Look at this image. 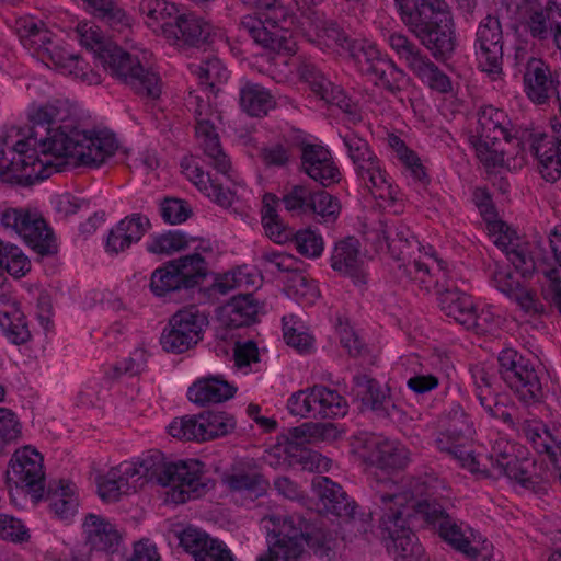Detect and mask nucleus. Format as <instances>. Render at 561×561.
<instances>
[{
    "label": "nucleus",
    "mask_w": 561,
    "mask_h": 561,
    "mask_svg": "<svg viewBox=\"0 0 561 561\" xmlns=\"http://www.w3.org/2000/svg\"><path fill=\"white\" fill-rule=\"evenodd\" d=\"M31 134L10 144L0 136V180L31 186L49 176L48 169L60 171L49 157L71 158L75 165L99 168L114 156L118 145L112 134L90 133L73 126L68 102L55 100L30 115Z\"/></svg>",
    "instance_id": "obj_1"
},
{
    "label": "nucleus",
    "mask_w": 561,
    "mask_h": 561,
    "mask_svg": "<svg viewBox=\"0 0 561 561\" xmlns=\"http://www.w3.org/2000/svg\"><path fill=\"white\" fill-rule=\"evenodd\" d=\"M76 32L80 44L93 51L111 77L129 85L137 94L157 99L160 96V78L154 71L145 68L137 56H133L117 44L106 41L99 26L81 22Z\"/></svg>",
    "instance_id": "obj_2"
},
{
    "label": "nucleus",
    "mask_w": 561,
    "mask_h": 561,
    "mask_svg": "<svg viewBox=\"0 0 561 561\" xmlns=\"http://www.w3.org/2000/svg\"><path fill=\"white\" fill-rule=\"evenodd\" d=\"M402 22L437 60L451 56L456 46L453 15L445 0H394Z\"/></svg>",
    "instance_id": "obj_3"
},
{
    "label": "nucleus",
    "mask_w": 561,
    "mask_h": 561,
    "mask_svg": "<svg viewBox=\"0 0 561 561\" xmlns=\"http://www.w3.org/2000/svg\"><path fill=\"white\" fill-rule=\"evenodd\" d=\"M273 528L268 531V549L257 561H298L304 543L320 557L331 550V536L322 522H311L299 515L272 517Z\"/></svg>",
    "instance_id": "obj_4"
},
{
    "label": "nucleus",
    "mask_w": 561,
    "mask_h": 561,
    "mask_svg": "<svg viewBox=\"0 0 561 561\" xmlns=\"http://www.w3.org/2000/svg\"><path fill=\"white\" fill-rule=\"evenodd\" d=\"M140 479L161 486H172L171 500L176 504L197 499L206 483L202 481L199 460L168 461L159 450H153L140 461Z\"/></svg>",
    "instance_id": "obj_5"
},
{
    "label": "nucleus",
    "mask_w": 561,
    "mask_h": 561,
    "mask_svg": "<svg viewBox=\"0 0 561 561\" xmlns=\"http://www.w3.org/2000/svg\"><path fill=\"white\" fill-rule=\"evenodd\" d=\"M260 10V16L247 15L240 23V32L249 35L261 47L293 54L296 43L289 30L293 18L280 0H242Z\"/></svg>",
    "instance_id": "obj_6"
},
{
    "label": "nucleus",
    "mask_w": 561,
    "mask_h": 561,
    "mask_svg": "<svg viewBox=\"0 0 561 561\" xmlns=\"http://www.w3.org/2000/svg\"><path fill=\"white\" fill-rule=\"evenodd\" d=\"M378 501L383 505L380 517L381 539L387 550L393 554L394 561H428L424 548L411 528L407 526L403 512L390 504L400 496L393 492H378Z\"/></svg>",
    "instance_id": "obj_7"
},
{
    "label": "nucleus",
    "mask_w": 561,
    "mask_h": 561,
    "mask_svg": "<svg viewBox=\"0 0 561 561\" xmlns=\"http://www.w3.org/2000/svg\"><path fill=\"white\" fill-rule=\"evenodd\" d=\"M506 123L505 113L491 105L482 107L478 113V125L469 141L486 168L503 165L504 157L510 154L506 146L513 138L505 127Z\"/></svg>",
    "instance_id": "obj_8"
},
{
    "label": "nucleus",
    "mask_w": 561,
    "mask_h": 561,
    "mask_svg": "<svg viewBox=\"0 0 561 561\" xmlns=\"http://www.w3.org/2000/svg\"><path fill=\"white\" fill-rule=\"evenodd\" d=\"M497 360L502 379L519 402L526 407L543 402V387L531 358L508 347L500 352Z\"/></svg>",
    "instance_id": "obj_9"
},
{
    "label": "nucleus",
    "mask_w": 561,
    "mask_h": 561,
    "mask_svg": "<svg viewBox=\"0 0 561 561\" xmlns=\"http://www.w3.org/2000/svg\"><path fill=\"white\" fill-rule=\"evenodd\" d=\"M209 320L205 312L196 306H190L178 310L169 319L160 342L164 351L181 354L203 340L205 329Z\"/></svg>",
    "instance_id": "obj_10"
},
{
    "label": "nucleus",
    "mask_w": 561,
    "mask_h": 561,
    "mask_svg": "<svg viewBox=\"0 0 561 561\" xmlns=\"http://www.w3.org/2000/svg\"><path fill=\"white\" fill-rule=\"evenodd\" d=\"M346 407V400L337 391L320 385L296 391L287 402L290 414L306 419L344 415Z\"/></svg>",
    "instance_id": "obj_11"
},
{
    "label": "nucleus",
    "mask_w": 561,
    "mask_h": 561,
    "mask_svg": "<svg viewBox=\"0 0 561 561\" xmlns=\"http://www.w3.org/2000/svg\"><path fill=\"white\" fill-rule=\"evenodd\" d=\"M0 222L4 229L15 231L38 254L53 252V231L37 211L9 207L1 211Z\"/></svg>",
    "instance_id": "obj_12"
},
{
    "label": "nucleus",
    "mask_w": 561,
    "mask_h": 561,
    "mask_svg": "<svg viewBox=\"0 0 561 561\" xmlns=\"http://www.w3.org/2000/svg\"><path fill=\"white\" fill-rule=\"evenodd\" d=\"M416 513L421 514L427 523L437 527L439 536L467 558L471 560H477L480 557L483 560L488 558V554L483 553V551L486 550V546H483L482 550L472 547L461 526L436 500H423L417 502Z\"/></svg>",
    "instance_id": "obj_13"
},
{
    "label": "nucleus",
    "mask_w": 561,
    "mask_h": 561,
    "mask_svg": "<svg viewBox=\"0 0 561 561\" xmlns=\"http://www.w3.org/2000/svg\"><path fill=\"white\" fill-rule=\"evenodd\" d=\"M389 44L400 59L432 90L447 93L451 90V82L434 62L424 56L421 49L405 35L393 33L389 36Z\"/></svg>",
    "instance_id": "obj_14"
},
{
    "label": "nucleus",
    "mask_w": 561,
    "mask_h": 561,
    "mask_svg": "<svg viewBox=\"0 0 561 561\" xmlns=\"http://www.w3.org/2000/svg\"><path fill=\"white\" fill-rule=\"evenodd\" d=\"M288 211L314 214L319 222H334L341 211L337 197L324 190H311L309 186L294 185L282 198Z\"/></svg>",
    "instance_id": "obj_15"
},
{
    "label": "nucleus",
    "mask_w": 561,
    "mask_h": 561,
    "mask_svg": "<svg viewBox=\"0 0 561 561\" xmlns=\"http://www.w3.org/2000/svg\"><path fill=\"white\" fill-rule=\"evenodd\" d=\"M8 479L16 486L27 488L32 497L37 502L44 494L43 457L34 448L25 446L18 449L10 461Z\"/></svg>",
    "instance_id": "obj_16"
},
{
    "label": "nucleus",
    "mask_w": 561,
    "mask_h": 561,
    "mask_svg": "<svg viewBox=\"0 0 561 561\" xmlns=\"http://www.w3.org/2000/svg\"><path fill=\"white\" fill-rule=\"evenodd\" d=\"M476 47L480 67L489 73L502 71L503 31L499 18L485 16L476 33Z\"/></svg>",
    "instance_id": "obj_17"
},
{
    "label": "nucleus",
    "mask_w": 561,
    "mask_h": 561,
    "mask_svg": "<svg viewBox=\"0 0 561 561\" xmlns=\"http://www.w3.org/2000/svg\"><path fill=\"white\" fill-rule=\"evenodd\" d=\"M388 391L376 379L367 375H355L350 396L377 416L396 419L402 411L391 401Z\"/></svg>",
    "instance_id": "obj_18"
},
{
    "label": "nucleus",
    "mask_w": 561,
    "mask_h": 561,
    "mask_svg": "<svg viewBox=\"0 0 561 561\" xmlns=\"http://www.w3.org/2000/svg\"><path fill=\"white\" fill-rule=\"evenodd\" d=\"M530 150L539 163V171L548 182L561 176V123L552 124V134H530Z\"/></svg>",
    "instance_id": "obj_19"
},
{
    "label": "nucleus",
    "mask_w": 561,
    "mask_h": 561,
    "mask_svg": "<svg viewBox=\"0 0 561 561\" xmlns=\"http://www.w3.org/2000/svg\"><path fill=\"white\" fill-rule=\"evenodd\" d=\"M300 170L323 187L339 183L341 173L331 152L321 145L302 144Z\"/></svg>",
    "instance_id": "obj_20"
},
{
    "label": "nucleus",
    "mask_w": 561,
    "mask_h": 561,
    "mask_svg": "<svg viewBox=\"0 0 561 561\" xmlns=\"http://www.w3.org/2000/svg\"><path fill=\"white\" fill-rule=\"evenodd\" d=\"M84 543L90 551L114 554L123 543V533L101 515L90 513L82 523Z\"/></svg>",
    "instance_id": "obj_21"
},
{
    "label": "nucleus",
    "mask_w": 561,
    "mask_h": 561,
    "mask_svg": "<svg viewBox=\"0 0 561 561\" xmlns=\"http://www.w3.org/2000/svg\"><path fill=\"white\" fill-rule=\"evenodd\" d=\"M222 480L231 491L248 492L255 496L263 495L270 485L253 459L233 462Z\"/></svg>",
    "instance_id": "obj_22"
},
{
    "label": "nucleus",
    "mask_w": 561,
    "mask_h": 561,
    "mask_svg": "<svg viewBox=\"0 0 561 561\" xmlns=\"http://www.w3.org/2000/svg\"><path fill=\"white\" fill-rule=\"evenodd\" d=\"M365 448L366 460L389 473L404 469L410 460V453L404 446L387 439L373 438Z\"/></svg>",
    "instance_id": "obj_23"
},
{
    "label": "nucleus",
    "mask_w": 561,
    "mask_h": 561,
    "mask_svg": "<svg viewBox=\"0 0 561 561\" xmlns=\"http://www.w3.org/2000/svg\"><path fill=\"white\" fill-rule=\"evenodd\" d=\"M526 439L539 454H547L561 482V427L527 423L523 427Z\"/></svg>",
    "instance_id": "obj_24"
},
{
    "label": "nucleus",
    "mask_w": 561,
    "mask_h": 561,
    "mask_svg": "<svg viewBox=\"0 0 561 561\" xmlns=\"http://www.w3.org/2000/svg\"><path fill=\"white\" fill-rule=\"evenodd\" d=\"M360 243L354 237H347L336 243L331 255V267L353 279L355 284H364L365 274L363 272V257L360 254Z\"/></svg>",
    "instance_id": "obj_25"
},
{
    "label": "nucleus",
    "mask_w": 561,
    "mask_h": 561,
    "mask_svg": "<svg viewBox=\"0 0 561 561\" xmlns=\"http://www.w3.org/2000/svg\"><path fill=\"white\" fill-rule=\"evenodd\" d=\"M149 227V219L140 214L125 217L110 231L106 250L115 254L125 251L131 243L138 242Z\"/></svg>",
    "instance_id": "obj_26"
},
{
    "label": "nucleus",
    "mask_w": 561,
    "mask_h": 561,
    "mask_svg": "<svg viewBox=\"0 0 561 561\" xmlns=\"http://www.w3.org/2000/svg\"><path fill=\"white\" fill-rule=\"evenodd\" d=\"M312 485L323 505V508L335 516L352 518L355 512V503L350 500L341 485L327 477H317Z\"/></svg>",
    "instance_id": "obj_27"
},
{
    "label": "nucleus",
    "mask_w": 561,
    "mask_h": 561,
    "mask_svg": "<svg viewBox=\"0 0 561 561\" xmlns=\"http://www.w3.org/2000/svg\"><path fill=\"white\" fill-rule=\"evenodd\" d=\"M171 28L174 34L165 38L174 44L181 41L186 45L199 47L208 43L211 35L210 24L194 14L178 13Z\"/></svg>",
    "instance_id": "obj_28"
},
{
    "label": "nucleus",
    "mask_w": 561,
    "mask_h": 561,
    "mask_svg": "<svg viewBox=\"0 0 561 561\" xmlns=\"http://www.w3.org/2000/svg\"><path fill=\"white\" fill-rule=\"evenodd\" d=\"M139 12L146 25L154 33H161L164 37L174 34L171 26L179 13L174 3L167 0H140Z\"/></svg>",
    "instance_id": "obj_29"
},
{
    "label": "nucleus",
    "mask_w": 561,
    "mask_h": 561,
    "mask_svg": "<svg viewBox=\"0 0 561 561\" xmlns=\"http://www.w3.org/2000/svg\"><path fill=\"white\" fill-rule=\"evenodd\" d=\"M259 306L252 294L232 297L220 311V321L230 329L249 327L256 321Z\"/></svg>",
    "instance_id": "obj_30"
},
{
    "label": "nucleus",
    "mask_w": 561,
    "mask_h": 561,
    "mask_svg": "<svg viewBox=\"0 0 561 561\" xmlns=\"http://www.w3.org/2000/svg\"><path fill=\"white\" fill-rule=\"evenodd\" d=\"M524 82L528 98L538 104L546 103L550 95L557 92L553 80L549 79L540 59L533 58L528 61Z\"/></svg>",
    "instance_id": "obj_31"
},
{
    "label": "nucleus",
    "mask_w": 561,
    "mask_h": 561,
    "mask_svg": "<svg viewBox=\"0 0 561 561\" xmlns=\"http://www.w3.org/2000/svg\"><path fill=\"white\" fill-rule=\"evenodd\" d=\"M236 388L228 381L219 377H207L197 380L188 389V398L191 401L205 404L209 402L218 403L233 397Z\"/></svg>",
    "instance_id": "obj_32"
},
{
    "label": "nucleus",
    "mask_w": 561,
    "mask_h": 561,
    "mask_svg": "<svg viewBox=\"0 0 561 561\" xmlns=\"http://www.w3.org/2000/svg\"><path fill=\"white\" fill-rule=\"evenodd\" d=\"M473 378L477 386V398L485 413L491 419L502 420L504 423L513 426L514 422L506 405L500 402L497 397L490 390L491 378L488 373L482 368L478 369L473 374Z\"/></svg>",
    "instance_id": "obj_33"
},
{
    "label": "nucleus",
    "mask_w": 561,
    "mask_h": 561,
    "mask_svg": "<svg viewBox=\"0 0 561 561\" xmlns=\"http://www.w3.org/2000/svg\"><path fill=\"white\" fill-rule=\"evenodd\" d=\"M438 304L442 311L449 318L455 319L461 325L471 323L473 301L469 295L458 288L446 287L437 290Z\"/></svg>",
    "instance_id": "obj_34"
},
{
    "label": "nucleus",
    "mask_w": 561,
    "mask_h": 561,
    "mask_svg": "<svg viewBox=\"0 0 561 561\" xmlns=\"http://www.w3.org/2000/svg\"><path fill=\"white\" fill-rule=\"evenodd\" d=\"M83 4L93 18L114 30L129 26V18L119 0H83Z\"/></svg>",
    "instance_id": "obj_35"
},
{
    "label": "nucleus",
    "mask_w": 561,
    "mask_h": 561,
    "mask_svg": "<svg viewBox=\"0 0 561 561\" xmlns=\"http://www.w3.org/2000/svg\"><path fill=\"white\" fill-rule=\"evenodd\" d=\"M240 106L250 116L261 117L275 106V101L265 88L248 82L240 90Z\"/></svg>",
    "instance_id": "obj_36"
},
{
    "label": "nucleus",
    "mask_w": 561,
    "mask_h": 561,
    "mask_svg": "<svg viewBox=\"0 0 561 561\" xmlns=\"http://www.w3.org/2000/svg\"><path fill=\"white\" fill-rule=\"evenodd\" d=\"M190 69L204 87L205 91L217 94L219 85L227 80L228 71L217 57L206 58L198 64H191Z\"/></svg>",
    "instance_id": "obj_37"
},
{
    "label": "nucleus",
    "mask_w": 561,
    "mask_h": 561,
    "mask_svg": "<svg viewBox=\"0 0 561 561\" xmlns=\"http://www.w3.org/2000/svg\"><path fill=\"white\" fill-rule=\"evenodd\" d=\"M387 249L397 261H405L421 253L420 242L403 224L392 226V232L388 240Z\"/></svg>",
    "instance_id": "obj_38"
},
{
    "label": "nucleus",
    "mask_w": 561,
    "mask_h": 561,
    "mask_svg": "<svg viewBox=\"0 0 561 561\" xmlns=\"http://www.w3.org/2000/svg\"><path fill=\"white\" fill-rule=\"evenodd\" d=\"M48 497L50 500L49 506L58 518L68 520L76 514L78 500L75 497L69 483L62 480L50 483Z\"/></svg>",
    "instance_id": "obj_39"
},
{
    "label": "nucleus",
    "mask_w": 561,
    "mask_h": 561,
    "mask_svg": "<svg viewBox=\"0 0 561 561\" xmlns=\"http://www.w3.org/2000/svg\"><path fill=\"white\" fill-rule=\"evenodd\" d=\"M182 280L179 275V267L174 260L165 262L156 268L150 277V290L157 297H164L168 294L183 290Z\"/></svg>",
    "instance_id": "obj_40"
},
{
    "label": "nucleus",
    "mask_w": 561,
    "mask_h": 561,
    "mask_svg": "<svg viewBox=\"0 0 561 561\" xmlns=\"http://www.w3.org/2000/svg\"><path fill=\"white\" fill-rule=\"evenodd\" d=\"M336 428L331 423L307 422L287 430L285 437L290 445H302L312 440H325L335 437Z\"/></svg>",
    "instance_id": "obj_41"
},
{
    "label": "nucleus",
    "mask_w": 561,
    "mask_h": 561,
    "mask_svg": "<svg viewBox=\"0 0 561 561\" xmlns=\"http://www.w3.org/2000/svg\"><path fill=\"white\" fill-rule=\"evenodd\" d=\"M174 262L185 290L201 285L207 276V263L198 253L174 259Z\"/></svg>",
    "instance_id": "obj_42"
},
{
    "label": "nucleus",
    "mask_w": 561,
    "mask_h": 561,
    "mask_svg": "<svg viewBox=\"0 0 561 561\" xmlns=\"http://www.w3.org/2000/svg\"><path fill=\"white\" fill-rule=\"evenodd\" d=\"M552 256L549 257L542 253L541 257H538L537 261L527 253L524 248L520 247H512L511 251H507V260L512 263L515 270L520 274L524 278H529L537 271L542 274V270L545 268V261L552 266H557L559 268V273L561 274V267L554 261V253L550 248Z\"/></svg>",
    "instance_id": "obj_43"
},
{
    "label": "nucleus",
    "mask_w": 561,
    "mask_h": 561,
    "mask_svg": "<svg viewBox=\"0 0 561 561\" xmlns=\"http://www.w3.org/2000/svg\"><path fill=\"white\" fill-rule=\"evenodd\" d=\"M199 422L203 442L225 436L236 427L233 416L224 411H205L199 414Z\"/></svg>",
    "instance_id": "obj_44"
},
{
    "label": "nucleus",
    "mask_w": 561,
    "mask_h": 561,
    "mask_svg": "<svg viewBox=\"0 0 561 561\" xmlns=\"http://www.w3.org/2000/svg\"><path fill=\"white\" fill-rule=\"evenodd\" d=\"M2 268L13 277L20 278L30 272L31 262L20 248L0 240V271Z\"/></svg>",
    "instance_id": "obj_45"
},
{
    "label": "nucleus",
    "mask_w": 561,
    "mask_h": 561,
    "mask_svg": "<svg viewBox=\"0 0 561 561\" xmlns=\"http://www.w3.org/2000/svg\"><path fill=\"white\" fill-rule=\"evenodd\" d=\"M298 75L301 80L307 82L321 100L325 102H333L335 98L330 96L334 92V87L329 79L311 62L304 61L298 67Z\"/></svg>",
    "instance_id": "obj_46"
},
{
    "label": "nucleus",
    "mask_w": 561,
    "mask_h": 561,
    "mask_svg": "<svg viewBox=\"0 0 561 561\" xmlns=\"http://www.w3.org/2000/svg\"><path fill=\"white\" fill-rule=\"evenodd\" d=\"M404 71L398 68L390 59L377 61L369 77L375 79L376 85H381L392 94L399 93L404 80Z\"/></svg>",
    "instance_id": "obj_47"
},
{
    "label": "nucleus",
    "mask_w": 561,
    "mask_h": 561,
    "mask_svg": "<svg viewBox=\"0 0 561 561\" xmlns=\"http://www.w3.org/2000/svg\"><path fill=\"white\" fill-rule=\"evenodd\" d=\"M0 328L14 344H23L31 337L24 316L18 309L0 311Z\"/></svg>",
    "instance_id": "obj_48"
},
{
    "label": "nucleus",
    "mask_w": 561,
    "mask_h": 561,
    "mask_svg": "<svg viewBox=\"0 0 561 561\" xmlns=\"http://www.w3.org/2000/svg\"><path fill=\"white\" fill-rule=\"evenodd\" d=\"M203 137V149L205 154L209 158L210 164L220 173L227 174L230 170V161L226 153L222 151L218 135L215 133V127L210 126L208 133H196Z\"/></svg>",
    "instance_id": "obj_49"
},
{
    "label": "nucleus",
    "mask_w": 561,
    "mask_h": 561,
    "mask_svg": "<svg viewBox=\"0 0 561 561\" xmlns=\"http://www.w3.org/2000/svg\"><path fill=\"white\" fill-rule=\"evenodd\" d=\"M188 245V239L181 231H169L162 234L156 236L150 243L147 245V250L154 254H167L170 255L174 252L186 249Z\"/></svg>",
    "instance_id": "obj_50"
},
{
    "label": "nucleus",
    "mask_w": 561,
    "mask_h": 561,
    "mask_svg": "<svg viewBox=\"0 0 561 561\" xmlns=\"http://www.w3.org/2000/svg\"><path fill=\"white\" fill-rule=\"evenodd\" d=\"M530 467H534V463L528 459H519L517 456L508 457V461L504 462L503 469H500L496 474L515 480L525 488H534L537 481L533 479Z\"/></svg>",
    "instance_id": "obj_51"
},
{
    "label": "nucleus",
    "mask_w": 561,
    "mask_h": 561,
    "mask_svg": "<svg viewBox=\"0 0 561 561\" xmlns=\"http://www.w3.org/2000/svg\"><path fill=\"white\" fill-rule=\"evenodd\" d=\"M347 51L357 65L358 70L368 77L374 71L376 62L385 59L374 45H364L362 43L350 44Z\"/></svg>",
    "instance_id": "obj_52"
},
{
    "label": "nucleus",
    "mask_w": 561,
    "mask_h": 561,
    "mask_svg": "<svg viewBox=\"0 0 561 561\" xmlns=\"http://www.w3.org/2000/svg\"><path fill=\"white\" fill-rule=\"evenodd\" d=\"M22 31L21 37L24 46L33 47L42 58L44 47H50L51 45V33L44 27L43 22L36 23L33 21H25Z\"/></svg>",
    "instance_id": "obj_53"
},
{
    "label": "nucleus",
    "mask_w": 561,
    "mask_h": 561,
    "mask_svg": "<svg viewBox=\"0 0 561 561\" xmlns=\"http://www.w3.org/2000/svg\"><path fill=\"white\" fill-rule=\"evenodd\" d=\"M169 434L180 440H202V431L199 414L198 415H185L180 419H174L169 427Z\"/></svg>",
    "instance_id": "obj_54"
},
{
    "label": "nucleus",
    "mask_w": 561,
    "mask_h": 561,
    "mask_svg": "<svg viewBox=\"0 0 561 561\" xmlns=\"http://www.w3.org/2000/svg\"><path fill=\"white\" fill-rule=\"evenodd\" d=\"M291 241H294L297 251L309 259L319 257L324 249L322 237L310 228L294 232Z\"/></svg>",
    "instance_id": "obj_55"
},
{
    "label": "nucleus",
    "mask_w": 561,
    "mask_h": 561,
    "mask_svg": "<svg viewBox=\"0 0 561 561\" xmlns=\"http://www.w3.org/2000/svg\"><path fill=\"white\" fill-rule=\"evenodd\" d=\"M344 144L348 150V156L353 163L357 167V172H360L367 164H373L377 159L370 151L368 144L363 138L352 134L344 138Z\"/></svg>",
    "instance_id": "obj_56"
},
{
    "label": "nucleus",
    "mask_w": 561,
    "mask_h": 561,
    "mask_svg": "<svg viewBox=\"0 0 561 561\" xmlns=\"http://www.w3.org/2000/svg\"><path fill=\"white\" fill-rule=\"evenodd\" d=\"M22 424L16 414L7 408H0V454L5 446L20 438Z\"/></svg>",
    "instance_id": "obj_57"
},
{
    "label": "nucleus",
    "mask_w": 561,
    "mask_h": 561,
    "mask_svg": "<svg viewBox=\"0 0 561 561\" xmlns=\"http://www.w3.org/2000/svg\"><path fill=\"white\" fill-rule=\"evenodd\" d=\"M42 60L44 62L50 61L55 67L62 71L72 73L78 67L79 56L67 53L58 46L44 47Z\"/></svg>",
    "instance_id": "obj_58"
},
{
    "label": "nucleus",
    "mask_w": 561,
    "mask_h": 561,
    "mask_svg": "<svg viewBox=\"0 0 561 561\" xmlns=\"http://www.w3.org/2000/svg\"><path fill=\"white\" fill-rule=\"evenodd\" d=\"M160 210L163 220L171 225L181 224L192 215L187 203L178 198H164Z\"/></svg>",
    "instance_id": "obj_59"
},
{
    "label": "nucleus",
    "mask_w": 561,
    "mask_h": 561,
    "mask_svg": "<svg viewBox=\"0 0 561 561\" xmlns=\"http://www.w3.org/2000/svg\"><path fill=\"white\" fill-rule=\"evenodd\" d=\"M180 546L188 553H191L194 559H196V554L201 553L203 548L207 546V540L209 536L197 528L186 527L178 535Z\"/></svg>",
    "instance_id": "obj_60"
},
{
    "label": "nucleus",
    "mask_w": 561,
    "mask_h": 561,
    "mask_svg": "<svg viewBox=\"0 0 561 561\" xmlns=\"http://www.w3.org/2000/svg\"><path fill=\"white\" fill-rule=\"evenodd\" d=\"M446 432L450 436L465 437L471 434V422L460 405L453 407L447 415Z\"/></svg>",
    "instance_id": "obj_61"
},
{
    "label": "nucleus",
    "mask_w": 561,
    "mask_h": 561,
    "mask_svg": "<svg viewBox=\"0 0 561 561\" xmlns=\"http://www.w3.org/2000/svg\"><path fill=\"white\" fill-rule=\"evenodd\" d=\"M291 322L293 316L289 318L283 317L284 339L289 346L298 350L299 352H305L311 346L313 339L305 331H300L295 328L294 324H290Z\"/></svg>",
    "instance_id": "obj_62"
},
{
    "label": "nucleus",
    "mask_w": 561,
    "mask_h": 561,
    "mask_svg": "<svg viewBox=\"0 0 561 561\" xmlns=\"http://www.w3.org/2000/svg\"><path fill=\"white\" fill-rule=\"evenodd\" d=\"M30 537L27 529L20 519L0 514V538L13 542H23Z\"/></svg>",
    "instance_id": "obj_63"
},
{
    "label": "nucleus",
    "mask_w": 561,
    "mask_h": 561,
    "mask_svg": "<svg viewBox=\"0 0 561 561\" xmlns=\"http://www.w3.org/2000/svg\"><path fill=\"white\" fill-rule=\"evenodd\" d=\"M520 309L528 314H541L545 312V306L537 297L535 290L524 287L523 285L510 297Z\"/></svg>",
    "instance_id": "obj_64"
}]
</instances>
